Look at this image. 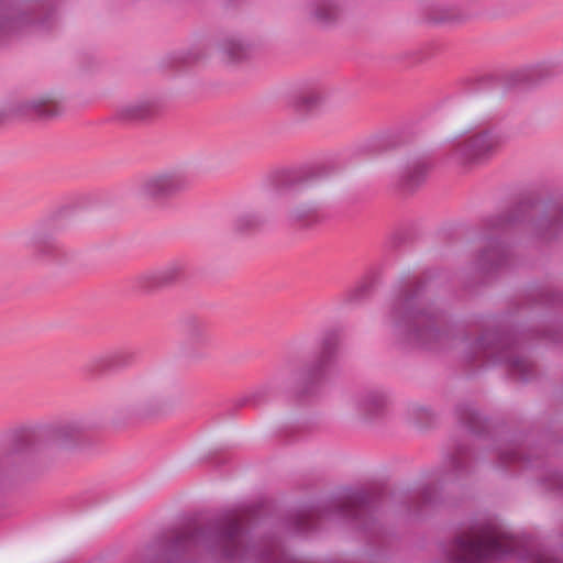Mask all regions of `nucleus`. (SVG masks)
Masks as SVG:
<instances>
[{
  "mask_svg": "<svg viewBox=\"0 0 563 563\" xmlns=\"http://www.w3.org/2000/svg\"><path fill=\"white\" fill-rule=\"evenodd\" d=\"M422 169L419 167L418 170H416V174H421Z\"/></svg>",
  "mask_w": 563,
  "mask_h": 563,
  "instance_id": "11",
  "label": "nucleus"
},
{
  "mask_svg": "<svg viewBox=\"0 0 563 563\" xmlns=\"http://www.w3.org/2000/svg\"><path fill=\"white\" fill-rule=\"evenodd\" d=\"M243 47L239 42H230L223 45L224 54L232 60L239 59L242 56Z\"/></svg>",
  "mask_w": 563,
  "mask_h": 563,
  "instance_id": "7",
  "label": "nucleus"
},
{
  "mask_svg": "<svg viewBox=\"0 0 563 563\" xmlns=\"http://www.w3.org/2000/svg\"><path fill=\"white\" fill-rule=\"evenodd\" d=\"M324 98V93L317 89H305L296 97L295 106L299 110H309L317 107Z\"/></svg>",
  "mask_w": 563,
  "mask_h": 563,
  "instance_id": "6",
  "label": "nucleus"
},
{
  "mask_svg": "<svg viewBox=\"0 0 563 563\" xmlns=\"http://www.w3.org/2000/svg\"><path fill=\"white\" fill-rule=\"evenodd\" d=\"M36 113L41 117H51L53 115L55 112L51 109H47L46 107L44 106H41L36 109Z\"/></svg>",
  "mask_w": 563,
  "mask_h": 563,
  "instance_id": "8",
  "label": "nucleus"
},
{
  "mask_svg": "<svg viewBox=\"0 0 563 563\" xmlns=\"http://www.w3.org/2000/svg\"><path fill=\"white\" fill-rule=\"evenodd\" d=\"M236 531H238V526L235 525V526L233 527V531H231L230 533H235Z\"/></svg>",
  "mask_w": 563,
  "mask_h": 563,
  "instance_id": "10",
  "label": "nucleus"
},
{
  "mask_svg": "<svg viewBox=\"0 0 563 563\" xmlns=\"http://www.w3.org/2000/svg\"><path fill=\"white\" fill-rule=\"evenodd\" d=\"M501 140L492 132H482L470 136L462 150L466 161H482L493 155L500 146Z\"/></svg>",
  "mask_w": 563,
  "mask_h": 563,
  "instance_id": "2",
  "label": "nucleus"
},
{
  "mask_svg": "<svg viewBox=\"0 0 563 563\" xmlns=\"http://www.w3.org/2000/svg\"><path fill=\"white\" fill-rule=\"evenodd\" d=\"M516 540L496 529L461 538L454 545L450 563H482L485 558H497L510 553Z\"/></svg>",
  "mask_w": 563,
  "mask_h": 563,
  "instance_id": "1",
  "label": "nucleus"
},
{
  "mask_svg": "<svg viewBox=\"0 0 563 563\" xmlns=\"http://www.w3.org/2000/svg\"><path fill=\"white\" fill-rule=\"evenodd\" d=\"M187 184L186 177L175 172L148 178L144 189L146 195L152 198H163L184 189Z\"/></svg>",
  "mask_w": 563,
  "mask_h": 563,
  "instance_id": "3",
  "label": "nucleus"
},
{
  "mask_svg": "<svg viewBox=\"0 0 563 563\" xmlns=\"http://www.w3.org/2000/svg\"><path fill=\"white\" fill-rule=\"evenodd\" d=\"M163 400V394L157 387H145L135 390L126 400V410L133 415L148 412Z\"/></svg>",
  "mask_w": 563,
  "mask_h": 563,
  "instance_id": "4",
  "label": "nucleus"
},
{
  "mask_svg": "<svg viewBox=\"0 0 563 563\" xmlns=\"http://www.w3.org/2000/svg\"><path fill=\"white\" fill-rule=\"evenodd\" d=\"M422 169L419 167L418 170H416V174H421Z\"/></svg>",
  "mask_w": 563,
  "mask_h": 563,
  "instance_id": "12",
  "label": "nucleus"
},
{
  "mask_svg": "<svg viewBox=\"0 0 563 563\" xmlns=\"http://www.w3.org/2000/svg\"><path fill=\"white\" fill-rule=\"evenodd\" d=\"M143 115H144V112H137V113L132 114L133 118H141Z\"/></svg>",
  "mask_w": 563,
  "mask_h": 563,
  "instance_id": "9",
  "label": "nucleus"
},
{
  "mask_svg": "<svg viewBox=\"0 0 563 563\" xmlns=\"http://www.w3.org/2000/svg\"><path fill=\"white\" fill-rule=\"evenodd\" d=\"M338 0H314L306 5L307 14L319 23L334 21L340 13Z\"/></svg>",
  "mask_w": 563,
  "mask_h": 563,
  "instance_id": "5",
  "label": "nucleus"
}]
</instances>
